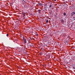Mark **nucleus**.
I'll return each instance as SVG.
<instances>
[{
  "instance_id": "1",
  "label": "nucleus",
  "mask_w": 75,
  "mask_h": 75,
  "mask_svg": "<svg viewBox=\"0 0 75 75\" xmlns=\"http://www.w3.org/2000/svg\"><path fill=\"white\" fill-rule=\"evenodd\" d=\"M23 7L24 8H28L29 7V5H26V4H24L23 5Z\"/></svg>"
},
{
  "instance_id": "2",
  "label": "nucleus",
  "mask_w": 75,
  "mask_h": 75,
  "mask_svg": "<svg viewBox=\"0 0 75 75\" xmlns=\"http://www.w3.org/2000/svg\"><path fill=\"white\" fill-rule=\"evenodd\" d=\"M28 45L30 47H33V44L29 42L28 43Z\"/></svg>"
},
{
  "instance_id": "3",
  "label": "nucleus",
  "mask_w": 75,
  "mask_h": 75,
  "mask_svg": "<svg viewBox=\"0 0 75 75\" xmlns=\"http://www.w3.org/2000/svg\"><path fill=\"white\" fill-rule=\"evenodd\" d=\"M23 39L25 43H27V39H26L25 38V37H23Z\"/></svg>"
},
{
  "instance_id": "4",
  "label": "nucleus",
  "mask_w": 75,
  "mask_h": 75,
  "mask_svg": "<svg viewBox=\"0 0 75 75\" xmlns=\"http://www.w3.org/2000/svg\"><path fill=\"white\" fill-rule=\"evenodd\" d=\"M60 21L62 23H64V20L63 19H62Z\"/></svg>"
},
{
  "instance_id": "5",
  "label": "nucleus",
  "mask_w": 75,
  "mask_h": 75,
  "mask_svg": "<svg viewBox=\"0 0 75 75\" xmlns=\"http://www.w3.org/2000/svg\"><path fill=\"white\" fill-rule=\"evenodd\" d=\"M38 6H42V4L41 3L39 2L38 3Z\"/></svg>"
},
{
  "instance_id": "6",
  "label": "nucleus",
  "mask_w": 75,
  "mask_h": 75,
  "mask_svg": "<svg viewBox=\"0 0 75 75\" xmlns=\"http://www.w3.org/2000/svg\"><path fill=\"white\" fill-rule=\"evenodd\" d=\"M41 10L39 9L38 10V12L39 14H41Z\"/></svg>"
},
{
  "instance_id": "7",
  "label": "nucleus",
  "mask_w": 75,
  "mask_h": 75,
  "mask_svg": "<svg viewBox=\"0 0 75 75\" xmlns=\"http://www.w3.org/2000/svg\"><path fill=\"white\" fill-rule=\"evenodd\" d=\"M23 15V17H25V13H22Z\"/></svg>"
},
{
  "instance_id": "8",
  "label": "nucleus",
  "mask_w": 75,
  "mask_h": 75,
  "mask_svg": "<svg viewBox=\"0 0 75 75\" xmlns=\"http://www.w3.org/2000/svg\"><path fill=\"white\" fill-rule=\"evenodd\" d=\"M66 15H67V13H66L65 12H64L63 13V16H66Z\"/></svg>"
},
{
  "instance_id": "9",
  "label": "nucleus",
  "mask_w": 75,
  "mask_h": 75,
  "mask_svg": "<svg viewBox=\"0 0 75 75\" xmlns=\"http://www.w3.org/2000/svg\"><path fill=\"white\" fill-rule=\"evenodd\" d=\"M14 54L15 55H17V53H16V52L14 53Z\"/></svg>"
},
{
  "instance_id": "10",
  "label": "nucleus",
  "mask_w": 75,
  "mask_h": 75,
  "mask_svg": "<svg viewBox=\"0 0 75 75\" xmlns=\"http://www.w3.org/2000/svg\"><path fill=\"white\" fill-rule=\"evenodd\" d=\"M46 22L47 23H48V20H47Z\"/></svg>"
},
{
  "instance_id": "11",
  "label": "nucleus",
  "mask_w": 75,
  "mask_h": 75,
  "mask_svg": "<svg viewBox=\"0 0 75 75\" xmlns=\"http://www.w3.org/2000/svg\"><path fill=\"white\" fill-rule=\"evenodd\" d=\"M51 6H52V5H50L49 7H50L51 8V7H51Z\"/></svg>"
},
{
  "instance_id": "12",
  "label": "nucleus",
  "mask_w": 75,
  "mask_h": 75,
  "mask_svg": "<svg viewBox=\"0 0 75 75\" xmlns=\"http://www.w3.org/2000/svg\"><path fill=\"white\" fill-rule=\"evenodd\" d=\"M67 38H70V37L69 36H67Z\"/></svg>"
},
{
  "instance_id": "13",
  "label": "nucleus",
  "mask_w": 75,
  "mask_h": 75,
  "mask_svg": "<svg viewBox=\"0 0 75 75\" xmlns=\"http://www.w3.org/2000/svg\"><path fill=\"white\" fill-rule=\"evenodd\" d=\"M6 36H7V37H8V34H7L6 35Z\"/></svg>"
},
{
  "instance_id": "14",
  "label": "nucleus",
  "mask_w": 75,
  "mask_h": 75,
  "mask_svg": "<svg viewBox=\"0 0 75 75\" xmlns=\"http://www.w3.org/2000/svg\"><path fill=\"white\" fill-rule=\"evenodd\" d=\"M36 36H38V34H37L36 35Z\"/></svg>"
},
{
  "instance_id": "15",
  "label": "nucleus",
  "mask_w": 75,
  "mask_h": 75,
  "mask_svg": "<svg viewBox=\"0 0 75 75\" xmlns=\"http://www.w3.org/2000/svg\"><path fill=\"white\" fill-rule=\"evenodd\" d=\"M73 18H74V20H75V17H74Z\"/></svg>"
},
{
  "instance_id": "16",
  "label": "nucleus",
  "mask_w": 75,
  "mask_h": 75,
  "mask_svg": "<svg viewBox=\"0 0 75 75\" xmlns=\"http://www.w3.org/2000/svg\"><path fill=\"white\" fill-rule=\"evenodd\" d=\"M53 1H57V0H53Z\"/></svg>"
},
{
  "instance_id": "17",
  "label": "nucleus",
  "mask_w": 75,
  "mask_h": 75,
  "mask_svg": "<svg viewBox=\"0 0 75 75\" xmlns=\"http://www.w3.org/2000/svg\"><path fill=\"white\" fill-rule=\"evenodd\" d=\"M73 68H74V69H75V67H73Z\"/></svg>"
},
{
  "instance_id": "18",
  "label": "nucleus",
  "mask_w": 75,
  "mask_h": 75,
  "mask_svg": "<svg viewBox=\"0 0 75 75\" xmlns=\"http://www.w3.org/2000/svg\"><path fill=\"white\" fill-rule=\"evenodd\" d=\"M40 54H42V53H41V52H40Z\"/></svg>"
},
{
  "instance_id": "19",
  "label": "nucleus",
  "mask_w": 75,
  "mask_h": 75,
  "mask_svg": "<svg viewBox=\"0 0 75 75\" xmlns=\"http://www.w3.org/2000/svg\"><path fill=\"white\" fill-rule=\"evenodd\" d=\"M74 23H72V24H74Z\"/></svg>"
},
{
  "instance_id": "20",
  "label": "nucleus",
  "mask_w": 75,
  "mask_h": 75,
  "mask_svg": "<svg viewBox=\"0 0 75 75\" xmlns=\"http://www.w3.org/2000/svg\"><path fill=\"white\" fill-rule=\"evenodd\" d=\"M23 1H24V0H22Z\"/></svg>"
},
{
  "instance_id": "21",
  "label": "nucleus",
  "mask_w": 75,
  "mask_h": 75,
  "mask_svg": "<svg viewBox=\"0 0 75 75\" xmlns=\"http://www.w3.org/2000/svg\"><path fill=\"white\" fill-rule=\"evenodd\" d=\"M75 28V27H74V28Z\"/></svg>"
},
{
  "instance_id": "22",
  "label": "nucleus",
  "mask_w": 75,
  "mask_h": 75,
  "mask_svg": "<svg viewBox=\"0 0 75 75\" xmlns=\"http://www.w3.org/2000/svg\"><path fill=\"white\" fill-rule=\"evenodd\" d=\"M44 67H45V66H44Z\"/></svg>"
}]
</instances>
